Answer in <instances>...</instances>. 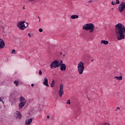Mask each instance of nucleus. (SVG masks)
Listing matches in <instances>:
<instances>
[{
    "label": "nucleus",
    "instance_id": "22",
    "mask_svg": "<svg viewBox=\"0 0 125 125\" xmlns=\"http://www.w3.org/2000/svg\"><path fill=\"white\" fill-rule=\"evenodd\" d=\"M15 52H16V51H15V49H13L12 50V54H15Z\"/></svg>",
    "mask_w": 125,
    "mask_h": 125
},
{
    "label": "nucleus",
    "instance_id": "37",
    "mask_svg": "<svg viewBox=\"0 0 125 125\" xmlns=\"http://www.w3.org/2000/svg\"><path fill=\"white\" fill-rule=\"evenodd\" d=\"M113 9H114V8H112L111 9V10H113Z\"/></svg>",
    "mask_w": 125,
    "mask_h": 125
},
{
    "label": "nucleus",
    "instance_id": "35",
    "mask_svg": "<svg viewBox=\"0 0 125 125\" xmlns=\"http://www.w3.org/2000/svg\"><path fill=\"white\" fill-rule=\"evenodd\" d=\"M28 1H34V0H27Z\"/></svg>",
    "mask_w": 125,
    "mask_h": 125
},
{
    "label": "nucleus",
    "instance_id": "6",
    "mask_svg": "<svg viewBox=\"0 0 125 125\" xmlns=\"http://www.w3.org/2000/svg\"><path fill=\"white\" fill-rule=\"evenodd\" d=\"M118 11L120 13H122L125 9V2L123 1L118 6Z\"/></svg>",
    "mask_w": 125,
    "mask_h": 125
},
{
    "label": "nucleus",
    "instance_id": "9",
    "mask_svg": "<svg viewBox=\"0 0 125 125\" xmlns=\"http://www.w3.org/2000/svg\"><path fill=\"white\" fill-rule=\"evenodd\" d=\"M5 46V43H4V41L2 40V39H0V48H3Z\"/></svg>",
    "mask_w": 125,
    "mask_h": 125
},
{
    "label": "nucleus",
    "instance_id": "5",
    "mask_svg": "<svg viewBox=\"0 0 125 125\" xmlns=\"http://www.w3.org/2000/svg\"><path fill=\"white\" fill-rule=\"evenodd\" d=\"M51 69H56V68H59L60 67V65L59 64L58 60H54L50 64V66Z\"/></svg>",
    "mask_w": 125,
    "mask_h": 125
},
{
    "label": "nucleus",
    "instance_id": "3",
    "mask_svg": "<svg viewBox=\"0 0 125 125\" xmlns=\"http://www.w3.org/2000/svg\"><path fill=\"white\" fill-rule=\"evenodd\" d=\"M77 68L79 75H83V71H84V64L83 62H80L78 63Z\"/></svg>",
    "mask_w": 125,
    "mask_h": 125
},
{
    "label": "nucleus",
    "instance_id": "29",
    "mask_svg": "<svg viewBox=\"0 0 125 125\" xmlns=\"http://www.w3.org/2000/svg\"><path fill=\"white\" fill-rule=\"evenodd\" d=\"M39 32H40V33H42V29L40 28V29H39Z\"/></svg>",
    "mask_w": 125,
    "mask_h": 125
},
{
    "label": "nucleus",
    "instance_id": "36",
    "mask_svg": "<svg viewBox=\"0 0 125 125\" xmlns=\"http://www.w3.org/2000/svg\"><path fill=\"white\" fill-rule=\"evenodd\" d=\"M38 18L39 19V21H41V19H40V17H38Z\"/></svg>",
    "mask_w": 125,
    "mask_h": 125
},
{
    "label": "nucleus",
    "instance_id": "15",
    "mask_svg": "<svg viewBox=\"0 0 125 125\" xmlns=\"http://www.w3.org/2000/svg\"><path fill=\"white\" fill-rule=\"evenodd\" d=\"M70 18H71V19H78L79 16H78V15H73L71 16Z\"/></svg>",
    "mask_w": 125,
    "mask_h": 125
},
{
    "label": "nucleus",
    "instance_id": "8",
    "mask_svg": "<svg viewBox=\"0 0 125 125\" xmlns=\"http://www.w3.org/2000/svg\"><path fill=\"white\" fill-rule=\"evenodd\" d=\"M63 84H60V90L59 92V96H60V97H62V95H63V94H64V90H63Z\"/></svg>",
    "mask_w": 125,
    "mask_h": 125
},
{
    "label": "nucleus",
    "instance_id": "33",
    "mask_svg": "<svg viewBox=\"0 0 125 125\" xmlns=\"http://www.w3.org/2000/svg\"><path fill=\"white\" fill-rule=\"evenodd\" d=\"M90 2H92V0H90L88 1V3H90Z\"/></svg>",
    "mask_w": 125,
    "mask_h": 125
},
{
    "label": "nucleus",
    "instance_id": "32",
    "mask_svg": "<svg viewBox=\"0 0 125 125\" xmlns=\"http://www.w3.org/2000/svg\"><path fill=\"white\" fill-rule=\"evenodd\" d=\"M118 109L120 110V107H117V109H116V111H117V110H118Z\"/></svg>",
    "mask_w": 125,
    "mask_h": 125
},
{
    "label": "nucleus",
    "instance_id": "20",
    "mask_svg": "<svg viewBox=\"0 0 125 125\" xmlns=\"http://www.w3.org/2000/svg\"><path fill=\"white\" fill-rule=\"evenodd\" d=\"M58 62L60 65V67L61 65L64 64V63H63V61H61L60 62H59V61H58Z\"/></svg>",
    "mask_w": 125,
    "mask_h": 125
},
{
    "label": "nucleus",
    "instance_id": "39",
    "mask_svg": "<svg viewBox=\"0 0 125 125\" xmlns=\"http://www.w3.org/2000/svg\"><path fill=\"white\" fill-rule=\"evenodd\" d=\"M60 54H61V55H62V53H60Z\"/></svg>",
    "mask_w": 125,
    "mask_h": 125
},
{
    "label": "nucleus",
    "instance_id": "19",
    "mask_svg": "<svg viewBox=\"0 0 125 125\" xmlns=\"http://www.w3.org/2000/svg\"><path fill=\"white\" fill-rule=\"evenodd\" d=\"M14 83H15V84H16V86H18V85L19 84V82H18L17 81H15L14 82Z\"/></svg>",
    "mask_w": 125,
    "mask_h": 125
},
{
    "label": "nucleus",
    "instance_id": "31",
    "mask_svg": "<svg viewBox=\"0 0 125 125\" xmlns=\"http://www.w3.org/2000/svg\"><path fill=\"white\" fill-rule=\"evenodd\" d=\"M49 118H50V116H49V115L47 116V119H49Z\"/></svg>",
    "mask_w": 125,
    "mask_h": 125
},
{
    "label": "nucleus",
    "instance_id": "25",
    "mask_svg": "<svg viewBox=\"0 0 125 125\" xmlns=\"http://www.w3.org/2000/svg\"><path fill=\"white\" fill-rule=\"evenodd\" d=\"M66 104H69V105L71 104V103L70 102V100H68V101H67Z\"/></svg>",
    "mask_w": 125,
    "mask_h": 125
},
{
    "label": "nucleus",
    "instance_id": "34",
    "mask_svg": "<svg viewBox=\"0 0 125 125\" xmlns=\"http://www.w3.org/2000/svg\"><path fill=\"white\" fill-rule=\"evenodd\" d=\"M34 85H34V84H33V83H32V84H31V86H32V87H34Z\"/></svg>",
    "mask_w": 125,
    "mask_h": 125
},
{
    "label": "nucleus",
    "instance_id": "10",
    "mask_svg": "<svg viewBox=\"0 0 125 125\" xmlns=\"http://www.w3.org/2000/svg\"><path fill=\"white\" fill-rule=\"evenodd\" d=\"M33 120H34V118H31L29 119L26 120L25 125H31V124H32V122L33 121Z\"/></svg>",
    "mask_w": 125,
    "mask_h": 125
},
{
    "label": "nucleus",
    "instance_id": "1",
    "mask_svg": "<svg viewBox=\"0 0 125 125\" xmlns=\"http://www.w3.org/2000/svg\"><path fill=\"white\" fill-rule=\"evenodd\" d=\"M115 34L118 41L124 40L125 38V27L121 23H118L115 28Z\"/></svg>",
    "mask_w": 125,
    "mask_h": 125
},
{
    "label": "nucleus",
    "instance_id": "14",
    "mask_svg": "<svg viewBox=\"0 0 125 125\" xmlns=\"http://www.w3.org/2000/svg\"><path fill=\"white\" fill-rule=\"evenodd\" d=\"M101 44H102V43H103L104 44L107 45V44H109V42L106 41L105 40H101Z\"/></svg>",
    "mask_w": 125,
    "mask_h": 125
},
{
    "label": "nucleus",
    "instance_id": "18",
    "mask_svg": "<svg viewBox=\"0 0 125 125\" xmlns=\"http://www.w3.org/2000/svg\"><path fill=\"white\" fill-rule=\"evenodd\" d=\"M2 25H3V21H1L0 22V29H3V26H2Z\"/></svg>",
    "mask_w": 125,
    "mask_h": 125
},
{
    "label": "nucleus",
    "instance_id": "30",
    "mask_svg": "<svg viewBox=\"0 0 125 125\" xmlns=\"http://www.w3.org/2000/svg\"><path fill=\"white\" fill-rule=\"evenodd\" d=\"M0 102H3L2 101V99H1V98H0Z\"/></svg>",
    "mask_w": 125,
    "mask_h": 125
},
{
    "label": "nucleus",
    "instance_id": "28",
    "mask_svg": "<svg viewBox=\"0 0 125 125\" xmlns=\"http://www.w3.org/2000/svg\"><path fill=\"white\" fill-rule=\"evenodd\" d=\"M28 36L29 37V38H32V35L30 33H28Z\"/></svg>",
    "mask_w": 125,
    "mask_h": 125
},
{
    "label": "nucleus",
    "instance_id": "4",
    "mask_svg": "<svg viewBox=\"0 0 125 125\" xmlns=\"http://www.w3.org/2000/svg\"><path fill=\"white\" fill-rule=\"evenodd\" d=\"M20 102L21 103L19 104V107L20 109H22V108L24 107V105H26V103H27V101H26L25 98H24L23 96H21L20 98Z\"/></svg>",
    "mask_w": 125,
    "mask_h": 125
},
{
    "label": "nucleus",
    "instance_id": "7",
    "mask_svg": "<svg viewBox=\"0 0 125 125\" xmlns=\"http://www.w3.org/2000/svg\"><path fill=\"white\" fill-rule=\"evenodd\" d=\"M18 27L20 28V30L22 31L26 29V26H25V21H19L17 24Z\"/></svg>",
    "mask_w": 125,
    "mask_h": 125
},
{
    "label": "nucleus",
    "instance_id": "27",
    "mask_svg": "<svg viewBox=\"0 0 125 125\" xmlns=\"http://www.w3.org/2000/svg\"><path fill=\"white\" fill-rule=\"evenodd\" d=\"M102 125H110V124L108 123H104V124Z\"/></svg>",
    "mask_w": 125,
    "mask_h": 125
},
{
    "label": "nucleus",
    "instance_id": "21",
    "mask_svg": "<svg viewBox=\"0 0 125 125\" xmlns=\"http://www.w3.org/2000/svg\"><path fill=\"white\" fill-rule=\"evenodd\" d=\"M24 24H25V26L26 27V28H27V27H28L29 26V23L25 21H24Z\"/></svg>",
    "mask_w": 125,
    "mask_h": 125
},
{
    "label": "nucleus",
    "instance_id": "2",
    "mask_svg": "<svg viewBox=\"0 0 125 125\" xmlns=\"http://www.w3.org/2000/svg\"><path fill=\"white\" fill-rule=\"evenodd\" d=\"M83 29L86 31H89V33H93L95 29V26L92 23H87L83 26Z\"/></svg>",
    "mask_w": 125,
    "mask_h": 125
},
{
    "label": "nucleus",
    "instance_id": "38",
    "mask_svg": "<svg viewBox=\"0 0 125 125\" xmlns=\"http://www.w3.org/2000/svg\"><path fill=\"white\" fill-rule=\"evenodd\" d=\"M91 61L92 62H93V60H91Z\"/></svg>",
    "mask_w": 125,
    "mask_h": 125
},
{
    "label": "nucleus",
    "instance_id": "16",
    "mask_svg": "<svg viewBox=\"0 0 125 125\" xmlns=\"http://www.w3.org/2000/svg\"><path fill=\"white\" fill-rule=\"evenodd\" d=\"M114 79H116V80H118V81H122V80H123V76H115L114 77Z\"/></svg>",
    "mask_w": 125,
    "mask_h": 125
},
{
    "label": "nucleus",
    "instance_id": "17",
    "mask_svg": "<svg viewBox=\"0 0 125 125\" xmlns=\"http://www.w3.org/2000/svg\"><path fill=\"white\" fill-rule=\"evenodd\" d=\"M55 84V81L52 80V82L51 83V87H53L54 86Z\"/></svg>",
    "mask_w": 125,
    "mask_h": 125
},
{
    "label": "nucleus",
    "instance_id": "13",
    "mask_svg": "<svg viewBox=\"0 0 125 125\" xmlns=\"http://www.w3.org/2000/svg\"><path fill=\"white\" fill-rule=\"evenodd\" d=\"M60 69L61 71H66V65L65 63L61 65Z\"/></svg>",
    "mask_w": 125,
    "mask_h": 125
},
{
    "label": "nucleus",
    "instance_id": "41",
    "mask_svg": "<svg viewBox=\"0 0 125 125\" xmlns=\"http://www.w3.org/2000/svg\"><path fill=\"white\" fill-rule=\"evenodd\" d=\"M23 9H25V7H23Z\"/></svg>",
    "mask_w": 125,
    "mask_h": 125
},
{
    "label": "nucleus",
    "instance_id": "12",
    "mask_svg": "<svg viewBox=\"0 0 125 125\" xmlns=\"http://www.w3.org/2000/svg\"><path fill=\"white\" fill-rule=\"evenodd\" d=\"M16 115L19 120H21V119H22V115H21V113H20V112L17 111L16 113Z\"/></svg>",
    "mask_w": 125,
    "mask_h": 125
},
{
    "label": "nucleus",
    "instance_id": "26",
    "mask_svg": "<svg viewBox=\"0 0 125 125\" xmlns=\"http://www.w3.org/2000/svg\"><path fill=\"white\" fill-rule=\"evenodd\" d=\"M111 4H112V5H115L116 4V2L114 1H114H112L111 2Z\"/></svg>",
    "mask_w": 125,
    "mask_h": 125
},
{
    "label": "nucleus",
    "instance_id": "24",
    "mask_svg": "<svg viewBox=\"0 0 125 125\" xmlns=\"http://www.w3.org/2000/svg\"><path fill=\"white\" fill-rule=\"evenodd\" d=\"M40 76H42V70H39V73Z\"/></svg>",
    "mask_w": 125,
    "mask_h": 125
},
{
    "label": "nucleus",
    "instance_id": "40",
    "mask_svg": "<svg viewBox=\"0 0 125 125\" xmlns=\"http://www.w3.org/2000/svg\"><path fill=\"white\" fill-rule=\"evenodd\" d=\"M63 56H65V54H63Z\"/></svg>",
    "mask_w": 125,
    "mask_h": 125
},
{
    "label": "nucleus",
    "instance_id": "11",
    "mask_svg": "<svg viewBox=\"0 0 125 125\" xmlns=\"http://www.w3.org/2000/svg\"><path fill=\"white\" fill-rule=\"evenodd\" d=\"M43 84L46 85V86H49L48 85V80L47 78H45L44 79V82H43Z\"/></svg>",
    "mask_w": 125,
    "mask_h": 125
},
{
    "label": "nucleus",
    "instance_id": "23",
    "mask_svg": "<svg viewBox=\"0 0 125 125\" xmlns=\"http://www.w3.org/2000/svg\"><path fill=\"white\" fill-rule=\"evenodd\" d=\"M120 0H116V2H115V4H120Z\"/></svg>",
    "mask_w": 125,
    "mask_h": 125
}]
</instances>
